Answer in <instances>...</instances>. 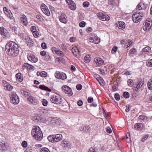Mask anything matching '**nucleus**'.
Returning <instances> with one entry per match:
<instances>
[{
    "label": "nucleus",
    "mask_w": 152,
    "mask_h": 152,
    "mask_svg": "<svg viewBox=\"0 0 152 152\" xmlns=\"http://www.w3.org/2000/svg\"><path fill=\"white\" fill-rule=\"evenodd\" d=\"M10 102L13 104H18L19 102V98L17 94L14 92L10 94Z\"/></svg>",
    "instance_id": "423d86ee"
},
{
    "label": "nucleus",
    "mask_w": 152,
    "mask_h": 152,
    "mask_svg": "<svg viewBox=\"0 0 152 152\" xmlns=\"http://www.w3.org/2000/svg\"><path fill=\"white\" fill-rule=\"evenodd\" d=\"M7 146L4 141L0 142V150L2 151L7 150Z\"/></svg>",
    "instance_id": "b1692460"
},
{
    "label": "nucleus",
    "mask_w": 152,
    "mask_h": 152,
    "mask_svg": "<svg viewBox=\"0 0 152 152\" xmlns=\"http://www.w3.org/2000/svg\"><path fill=\"white\" fill-rule=\"evenodd\" d=\"M123 95L124 97L126 98H128L129 97V93L127 92H124Z\"/></svg>",
    "instance_id": "8fccbe9b"
},
{
    "label": "nucleus",
    "mask_w": 152,
    "mask_h": 152,
    "mask_svg": "<svg viewBox=\"0 0 152 152\" xmlns=\"http://www.w3.org/2000/svg\"><path fill=\"white\" fill-rule=\"evenodd\" d=\"M62 90L65 94H68L69 96H71L73 94L71 88L66 85L62 86Z\"/></svg>",
    "instance_id": "6e6552de"
},
{
    "label": "nucleus",
    "mask_w": 152,
    "mask_h": 152,
    "mask_svg": "<svg viewBox=\"0 0 152 152\" xmlns=\"http://www.w3.org/2000/svg\"><path fill=\"white\" fill-rule=\"evenodd\" d=\"M30 30L32 33L37 31V28L34 26H32Z\"/></svg>",
    "instance_id": "680f3d73"
},
{
    "label": "nucleus",
    "mask_w": 152,
    "mask_h": 152,
    "mask_svg": "<svg viewBox=\"0 0 152 152\" xmlns=\"http://www.w3.org/2000/svg\"><path fill=\"white\" fill-rule=\"evenodd\" d=\"M127 83L128 86L130 87L132 86L134 84V81L131 79H129L128 80Z\"/></svg>",
    "instance_id": "58836bf2"
},
{
    "label": "nucleus",
    "mask_w": 152,
    "mask_h": 152,
    "mask_svg": "<svg viewBox=\"0 0 152 152\" xmlns=\"http://www.w3.org/2000/svg\"><path fill=\"white\" fill-rule=\"evenodd\" d=\"M61 145L62 147L65 148H71L73 147L72 143L65 140H63L61 142Z\"/></svg>",
    "instance_id": "9b49d317"
},
{
    "label": "nucleus",
    "mask_w": 152,
    "mask_h": 152,
    "mask_svg": "<svg viewBox=\"0 0 152 152\" xmlns=\"http://www.w3.org/2000/svg\"><path fill=\"white\" fill-rule=\"evenodd\" d=\"M143 14L140 12L134 13L132 16L133 21L135 23L140 22L142 19Z\"/></svg>",
    "instance_id": "39448f33"
},
{
    "label": "nucleus",
    "mask_w": 152,
    "mask_h": 152,
    "mask_svg": "<svg viewBox=\"0 0 152 152\" xmlns=\"http://www.w3.org/2000/svg\"><path fill=\"white\" fill-rule=\"evenodd\" d=\"M146 64L147 66L150 67H152V59L149 60L146 62Z\"/></svg>",
    "instance_id": "a18cd8bd"
},
{
    "label": "nucleus",
    "mask_w": 152,
    "mask_h": 152,
    "mask_svg": "<svg viewBox=\"0 0 152 152\" xmlns=\"http://www.w3.org/2000/svg\"><path fill=\"white\" fill-rule=\"evenodd\" d=\"M97 16L99 19L103 21H108L110 19V17L109 15H105L101 12L98 13Z\"/></svg>",
    "instance_id": "1a4fd4ad"
},
{
    "label": "nucleus",
    "mask_w": 152,
    "mask_h": 152,
    "mask_svg": "<svg viewBox=\"0 0 152 152\" xmlns=\"http://www.w3.org/2000/svg\"><path fill=\"white\" fill-rule=\"evenodd\" d=\"M23 66L25 68H26L28 70L32 69L34 68V67L33 66L27 63L23 65Z\"/></svg>",
    "instance_id": "473e14b6"
},
{
    "label": "nucleus",
    "mask_w": 152,
    "mask_h": 152,
    "mask_svg": "<svg viewBox=\"0 0 152 152\" xmlns=\"http://www.w3.org/2000/svg\"><path fill=\"white\" fill-rule=\"evenodd\" d=\"M115 99L117 101H118L120 99V96L119 94H115Z\"/></svg>",
    "instance_id": "13d9d810"
},
{
    "label": "nucleus",
    "mask_w": 152,
    "mask_h": 152,
    "mask_svg": "<svg viewBox=\"0 0 152 152\" xmlns=\"http://www.w3.org/2000/svg\"><path fill=\"white\" fill-rule=\"evenodd\" d=\"M5 50L7 53L10 56H15L19 53V47L15 42L10 41L5 46Z\"/></svg>",
    "instance_id": "f257e3e1"
},
{
    "label": "nucleus",
    "mask_w": 152,
    "mask_h": 152,
    "mask_svg": "<svg viewBox=\"0 0 152 152\" xmlns=\"http://www.w3.org/2000/svg\"><path fill=\"white\" fill-rule=\"evenodd\" d=\"M40 152H50L49 150L45 147L41 148L40 150Z\"/></svg>",
    "instance_id": "a19ab883"
},
{
    "label": "nucleus",
    "mask_w": 152,
    "mask_h": 152,
    "mask_svg": "<svg viewBox=\"0 0 152 152\" xmlns=\"http://www.w3.org/2000/svg\"><path fill=\"white\" fill-rule=\"evenodd\" d=\"M33 137L36 140L40 141L43 138V135L40 128L38 126H34L31 131Z\"/></svg>",
    "instance_id": "f03ea898"
},
{
    "label": "nucleus",
    "mask_w": 152,
    "mask_h": 152,
    "mask_svg": "<svg viewBox=\"0 0 152 152\" xmlns=\"http://www.w3.org/2000/svg\"><path fill=\"white\" fill-rule=\"evenodd\" d=\"M86 23L84 21L80 22L79 24V26L81 27H83L86 25Z\"/></svg>",
    "instance_id": "6e6d98bb"
},
{
    "label": "nucleus",
    "mask_w": 152,
    "mask_h": 152,
    "mask_svg": "<svg viewBox=\"0 0 152 152\" xmlns=\"http://www.w3.org/2000/svg\"><path fill=\"white\" fill-rule=\"evenodd\" d=\"M0 34L4 38H6L9 36L7 30L2 27H0Z\"/></svg>",
    "instance_id": "4468645a"
},
{
    "label": "nucleus",
    "mask_w": 152,
    "mask_h": 152,
    "mask_svg": "<svg viewBox=\"0 0 152 152\" xmlns=\"http://www.w3.org/2000/svg\"><path fill=\"white\" fill-rule=\"evenodd\" d=\"M89 3L88 1H85L83 3V6L85 7H88L89 5Z\"/></svg>",
    "instance_id": "864d4df0"
},
{
    "label": "nucleus",
    "mask_w": 152,
    "mask_h": 152,
    "mask_svg": "<svg viewBox=\"0 0 152 152\" xmlns=\"http://www.w3.org/2000/svg\"><path fill=\"white\" fill-rule=\"evenodd\" d=\"M3 85L5 90L9 91H11L13 88V86L8 83L5 81H3Z\"/></svg>",
    "instance_id": "6ab92c4d"
},
{
    "label": "nucleus",
    "mask_w": 152,
    "mask_h": 152,
    "mask_svg": "<svg viewBox=\"0 0 152 152\" xmlns=\"http://www.w3.org/2000/svg\"><path fill=\"white\" fill-rule=\"evenodd\" d=\"M62 139V135L60 134L50 135L48 137V140L52 142L59 141L61 140Z\"/></svg>",
    "instance_id": "20e7f679"
},
{
    "label": "nucleus",
    "mask_w": 152,
    "mask_h": 152,
    "mask_svg": "<svg viewBox=\"0 0 152 152\" xmlns=\"http://www.w3.org/2000/svg\"><path fill=\"white\" fill-rule=\"evenodd\" d=\"M37 75L38 76H40L42 77H45L47 76V74L45 71H42L41 72L38 71L37 73Z\"/></svg>",
    "instance_id": "c85d7f7f"
},
{
    "label": "nucleus",
    "mask_w": 152,
    "mask_h": 152,
    "mask_svg": "<svg viewBox=\"0 0 152 152\" xmlns=\"http://www.w3.org/2000/svg\"><path fill=\"white\" fill-rule=\"evenodd\" d=\"M56 54H57L58 56H61V57H63L65 55L64 53L59 49L58 51Z\"/></svg>",
    "instance_id": "c9c22d12"
},
{
    "label": "nucleus",
    "mask_w": 152,
    "mask_h": 152,
    "mask_svg": "<svg viewBox=\"0 0 152 152\" xmlns=\"http://www.w3.org/2000/svg\"><path fill=\"white\" fill-rule=\"evenodd\" d=\"M6 15L7 17H8L11 20H13V19H14V18L13 17L12 14L11 12H9Z\"/></svg>",
    "instance_id": "3c124183"
},
{
    "label": "nucleus",
    "mask_w": 152,
    "mask_h": 152,
    "mask_svg": "<svg viewBox=\"0 0 152 152\" xmlns=\"http://www.w3.org/2000/svg\"><path fill=\"white\" fill-rule=\"evenodd\" d=\"M117 27L119 29H124L125 27V24L123 21H119L116 24Z\"/></svg>",
    "instance_id": "393cba45"
},
{
    "label": "nucleus",
    "mask_w": 152,
    "mask_h": 152,
    "mask_svg": "<svg viewBox=\"0 0 152 152\" xmlns=\"http://www.w3.org/2000/svg\"><path fill=\"white\" fill-rule=\"evenodd\" d=\"M27 101L30 104L36 105L38 103L37 100L32 96H30L27 98Z\"/></svg>",
    "instance_id": "ddd939ff"
},
{
    "label": "nucleus",
    "mask_w": 152,
    "mask_h": 152,
    "mask_svg": "<svg viewBox=\"0 0 152 152\" xmlns=\"http://www.w3.org/2000/svg\"><path fill=\"white\" fill-rule=\"evenodd\" d=\"M147 5L142 2L140 3L137 7V10L139 11L141 10H144L147 7Z\"/></svg>",
    "instance_id": "4be33fe9"
},
{
    "label": "nucleus",
    "mask_w": 152,
    "mask_h": 152,
    "mask_svg": "<svg viewBox=\"0 0 152 152\" xmlns=\"http://www.w3.org/2000/svg\"><path fill=\"white\" fill-rule=\"evenodd\" d=\"M41 9L42 12L47 16H49L50 15V12L47 6L44 4H42L41 5Z\"/></svg>",
    "instance_id": "dca6fc26"
},
{
    "label": "nucleus",
    "mask_w": 152,
    "mask_h": 152,
    "mask_svg": "<svg viewBox=\"0 0 152 152\" xmlns=\"http://www.w3.org/2000/svg\"><path fill=\"white\" fill-rule=\"evenodd\" d=\"M138 118L141 120H144L147 119V117L144 115H141L139 116Z\"/></svg>",
    "instance_id": "de8ad7c7"
},
{
    "label": "nucleus",
    "mask_w": 152,
    "mask_h": 152,
    "mask_svg": "<svg viewBox=\"0 0 152 152\" xmlns=\"http://www.w3.org/2000/svg\"><path fill=\"white\" fill-rule=\"evenodd\" d=\"M94 61L96 65L98 66H100L102 65L104 62V61L101 58L98 57L95 58Z\"/></svg>",
    "instance_id": "412c9836"
},
{
    "label": "nucleus",
    "mask_w": 152,
    "mask_h": 152,
    "mask_svg": "<svg viewBox=\"0 0 152 152\" xmlns=\"http://www.w3.org/2000/svg\"><path fill=\"white\" fill-rule=\"evenodd\" d=\"M115 1L114 0H109V4L111 5L112 6H114L115 4Z\"/></svg>",
    "instance_id": "052dcab7"
},
{
    "label": "nucleus",
    "mask_w": 152,
    "mask_h": 152,
    "mask_svg": "<svg viewBox=\"0 0 152 152\" xmlns=\"http://www.w3.org/2000/svg\"><path fill=\"white\" fill-rule=\"evenodd\" d=\"M42 102L43 106H46L47 105L48 102L46 99H43Z\"/></svg>",
    "instance_id": "603ef678"
},
{
    "label": "nucleus",
    "mask_w": 152,
    "mask_h": 152,
    "mask_svg": "<svg viewBox=\"0 0 152 152\" xmlns=\"http://www.w3.org/2000/svg\"><path fill=\"white\" fill-rule=\"evenodd\" d=\"M51 57L48 54H47L45 56V60L46 61H50L51 60Z\"/></svg>",
    "instance_id": "09e8293b"
},
{
    "label": "nucleus",
    "mask_w": 152,
    "mask_h": 152,
    "mask_svg": "<svg viewBox=\"0 0 152 152\" xmlns=\"http://www.w3.org/2000/svg\"><path fill=\"white\" fill-rule=\"evenodd\" d=\"M148 137V134L145 135L143 138L142 139L141 141L142 142H144L146 139H147Z\"/></svg>",
    "instance_id": "338daca9"
},
{
    "label": "nucleus",
    "mask_w": 152,
    "mask_h": 152,
    "mask_svg": "<svg viewBox=\"0 0 152 152\" xmlns=\"http://www.w3.org/2000/svg\"><path fill=\"white\" fill-rule=\"evenodd\" d=\"M60 46L63 50H66L67 49L66 46L65 44H62L60 45Z\"/></svg>",
    "instance_id": "0e129e2a"
},
{
    "label": "nucleus",
    "mask_w": 152,
    "mask_h": 152,
    "mask_svg": "<svg viewBox=\"0 0 152 152\" xmlns=\"http://www.w3.org/2000/svg\"><path fill=\"white\" fill-rule=\"evenodd\" d=\"M134 128L138 130H141L144 128L143 124L141 123H137L135 124L134 126Z\"/></svg>",
    "instance_id": "a878e982"
},
{
    "label": "nucleus",
    "mask_w": 152,
    "mask_h": 152,
    "mask_svg": "<svg viewBox=\"0 0 152 152\" xmlns=\"http://www.w3.org/2000/svg\"><path fill=\"white\" fill-rule=\"evenodd\" d=\"M16 77L17 80L20 82H21L23 80V75L20 73H18L16 74Z\"/></svg>",
    "instance_id": "bb28decb"
},
{
    "label": "nucleus",
    "mask_w": 152,
    "mask_h": 152,
    "mask_svg": "<svg viewBox=\"0 0 152 152\" xmlns=\"http://www.w3.org/2000/svg\"><path fill=\"white\" fill-rule=\"evenodd\" d=\"M34 36L35 38H37L39 36V33L37 31H35L32 33Z\"/></svg>",
    "instance_id": "49530a36"
},
{
    "label": "nucleus",
    "mask_w": 152,
    "mask_h": 152,
    "mask_svg": "<svg viewBox=\"0 0 152 152\" xmlns=\"http://www.w3.org/2000/svg\"><path fill=\"white\" fill-rule=\"evenodd\" d=\"M68 4L69 7L72 10H75L76 8V6L75 3L72 0H66Z\"/></svg>",
    "instance_id": "2eb2a0df"
},
{
    "label": "nucleus",
    "mask_w": 152,
    "mask_h": 152,
    "mask_svg": "<svg viewBox=\"0 0 152 152\" xmlns=\"http://www.w3.org/2000/svg\"><path fill=\"white\" fill-rule=\"evenodd\" d=\"M77 89L79 91L82 88V86L81 84H78L76 86Z\"/></svg>",
    "instance_id": "69168bd1"
},
{
    "label": "nucleus",
    "mask_w": 152,
    "mask_h": 152,
    "mask_svg": "<svg viewBox=\"0 0 152 152\" xmlns=\"http://www.w3.org/2000/svg\"><path fill=\"white\" fill-rule=\"evenodd\" d=\"M59 50V49L55 47H53L51 48V50L53 53L56 54Z\"/></svg>",
    "instance_id": "37998d69"
},
{
    "label": "nucleus",
    "mask_w": 152,
    "mask_h": 152,
    "mask_svg": "<svg viewBox=\"0 0 152 152\" xmlns=\"http://www.w3.org/2000/svg\"><path fill=\"white\" fill-rule=\"evenodd\" d=\"M3 10L4 11V12L6 15L11 12L10 10L8 9L7 8L5 7L3 8Z\"/></svg>",
    "instance_id": "c03bdc74"
},
{
    "label": "nucleus",
    "mask_w": 152,
    "mask_h": 152,
    "mask_svg": "<svg viewBox=\"0 0 152 152\" xmlns=\"http://www.w3.org/2000/svg\"><path fill=\"white\" fill-rule=\"evenodd\" d=\"M39 88L42 90L47 91L49 92H50L51 91L50 89L44 85H41L39 86Z\"/></svg>",
    "instance_id": "7c9ffc66"
},
{
    "label": "nucleus",
    "mask_w": 152,
    "mask_h": 152,
    "mask_svg": "<svg viewBox=\"0 0 152 152\" xmlns=\"http://www.w3.org/2000/svg\"><path fill=\"white\" fill-rule=\"evenodd\" d=\"M136 50L135 48H133L131 49L129 51V53L130 55L134 54L136 52Z\"/></svg>",
    "instance_id": "5fc2aeb1"
},
{
    "label": "nucleus",
    "mask_w": 152,
    "mask_h": 152,
    "mask_svg": "<svg viewBox=\"0 0 152 152\" xmlns=\"http://www.w3.org/2000/svg\"><path fill=\"white\" fill-rule=\"evenodd\" d=\"M80 131L84 132H89L91 131L90 127L89 125L82 126L79 128Z\"/></svg>",
    "instance_id": "aec40b11"
},
{
    "label": "nucleus",
    "mask_w": 152,
    "mask_h": 152,
    "mask_svg": "<svg viewBox=\"0 0 152 152\" xmlns=\"http://www.w3.org/2000/svg\"><path fill=\"white\" fill-rule=\"evenodd\" d=\"M94 43L98 44L100 42V39L97 36L94 35Z\"/></svg>",
    "instance_id": "72a5a7b5"
},
{
    "label": "nucleus",
    "mask_w": 152,
    "mask_h": 152,
    "mask_svg": "<svg viewBox=\"0 0 152 152\" xmlns=\"http://www.w3.org/2000/svg\"><path fill=\"white\" fill-rule=\"evenodd\" d=\"M152 26V20L151 18H148L143 24V29L145 31L150 30Z\"/></svg>",
    "instance_id": "0eeeda50"
},
{
    "label": "nucleus",
    "mask_w": 152,
    "mask_h": 152,
    "mask_svg": "<svg viewBox=\"0 0 152 152\" xmlns=\"http://www.w3.org/2000/svg\"><path fill=\"white\" fill-rule=\"evenodd\" d=\"M125 47L127 48L132 43V41L130 40H126Z\"/></svg>",
    "instance_id": "f704fd0d"
},
{
    "label": "nucleus",
    "mask_w": 152,
    "mask_h": 152,
    "mask_svg": "<svg viewBox=\"0 0 152 152\" xmlns=\"http://www.w3.org/2000/svg\"><path fill=\"white\" fill-rule=\"evenodd\" d=\"M148 88L151 90H152V79L149 80L147 84Z\"/></svg>",
    "instance_id": "4c0bfd02"
},
{
    "label": "nucleus",
    "mask_w": 152,
    "mask_h": 152,
    "mask_svg": "<svg viewBox=\"0 0 152 152\" xmlns=\"http://www.w3.org/2000/svg\"><path fill=\"white\" fill-rule=\"evenodd\" d=\"M144 84V81H140L139 83H137L134 86L133 88V89L134 91H137L140 87H141Z\"/></svg>",
    "instance_id": "5701e85b"
},
{
    "label": "nucleus",
    "mask_w": 152,
    "mask_h": 152,
    "mask_svg": "<svg viewBox=\"0 0 152 152\" xmlns=\"http://www.w3.org/2000/svg\"><path fill=\"white\" fill-rule=\"evenodd\" d=\"M118 50V47L115 46L113 47L111 50V53L113 54H115Z\"/></svg>",
    "instance_id": "79ce46f5"
},
{
    "label": "nucleus",
    "mask_w": 152,
    "mask_h": 152,
    "mask_svg": "<svg viewBox=\"0 0 152 152\" xmlns=\"http://www.w3.org/2000/svg\"><path fill=\"white\" fill-rule=\"evenodd\" d=\"M11 29L12 31L14 32L15 33H16L17 31V28L15 26H14L11 27Z\"/></svg>",
    "instance_id": "bf43d9fd"
},
{
    "label": "nucleus",
    "mask_w": 152,
    "mask_h": 152,
    "mask_svg": "<svg viewBox=\"0 0 152 152\" xmlns=\"http://www.w3.org/2000/svg\"><path fill=\"white\" fill-rule=\"evenodd\" d=\"M27 57L28 60L33 63H36L38 61V58L33 54L28 53Z\"/></svg>",
    "instance_id": "f8f14e48"
},
{
    "label": "nucleus",
    "mask_w": 152,
    "mask_h": 152,
    "mask_svg": "<svg viewBox=\"0 0 152 152\" xmlns=\"http://www.w3.org/2000/svg\"><path fill=\"white\" fill-rule=\"evenodd\" d=\"M20 92L25 97L29 96L30 95V93L29 92L23 89H21L20 90Z\"/></svg>",
    "instance_id": "2f4dec72"
},
{
    "label": "nucleus",
    "mask_w": 152,
    "mask_h": 152,
    "mask_svg": "<svg viewBox=\"0 0 152 152\" xmlns=\"http://www.w3.org/2000/svg\"><path fill=\"white\" fill-rule=\"evenodd\" d=\"M59 19L61 23H66L67 22V17L65 14L64 13H61L60 15L59 16Z\"/></svg>",
    "instance_id": "f3484780"
},
{
    "label": "nucleus",
    "mask_w": 152,
    "mask_h": 152,
    "mask_svg": "<svg viewBox=\"0 0 152 152\" xmlns=\"http://www.w3.org/2000/svg\"><path fill=\"white\" fill-rule=\"evenodd\" d=\"M41 47L44 49H46L47 48V46L45 42H43L41 45Z\"/></svg>",
    "instance_id": "4d7b16f0"
},
{
    "label": "nucleus",
    "mask_w": 152,
    "mask_h": 152,
    "mask_svg": "<svg viewBox=\"0 0 152 152\" xmlns=\"http://www.w3.org/2000/svg\"><path fill=\"white\" fill-rule=\"evenodd\" d=\"M88 152H97L94 148H91Z\"/></svg>",
    "instance_id": "774afa93"
},
{
    "label": "nucleus",
    "mask_w": 152,
    "mask_h": 152,
    "mask_svg": "<svg viewBox=\"0 0 152 152\" xmlns=\"http://www.w3.org/2000/svg\"><path fill=\"white\" fill-rule=\"evenodd\" d=\"M96 79L98 80L100 85L101 86L104 85V82L103 79L99 75H98L96 78Z\"/></svg>",
    "instance_id": "c756f323"
},
{
    "label": "nucleus",
    "mask_w": 152,
    "mask_h": 152,
    "mask_svg": "<svg viewBox=\"0 0 152 152\" xmlns=\"http://www.w3.org/2000/svg\"><path fill=\"white\" fill-rule=\"evenodd\" d=\"M151 50V48L149 47H146L145 48H143L142 51L143 53V52H148L149 51H150Z\"/></svg>",
    "instance_id": "ea45409f"
},
{
    "label": "nucleus",
    "mask_w": 152,
    "mask_h": 152,
    "mask_svg": "<svg viewBox=\"0 0 152 152\" xmlns=\"http://www.w3.org/2000/svg\"><path fill=\"white\" fill-rule=\"evenodd\" d=\"M55 75L56 78L61 80H64L67 78L65 74L63 72H59L58 71H56L55 72Z\"/></svg>",
    "instance_id": "9d476101"
},
{
    "label": "nucleus",
    "mask_w": 152,
    "mask_h": 152,
    "mask_svg": "<svg viewBox=\"0 0 152 152\" xmlns=\"http://www.w3.org/2000/svg\"><path fill=\"white\" fill-rule=\"evenodd\" d=\"M90 57L89 56H85L84 58V60L85 62L86 63H89L90 61Z\"/></svg>",
    "instance_id": "e433bc0d"
},
{
    "label": "nucleus",
    "mask_w": 152,
    "mask_h": 152,
    "mask_svg": "<svg viewBox=\"0 0 152 152\" xmlns=\"http://www.w3.org/2000/svg\"><path fill=\"white\" fill-rule=\"evenodd\" d=\"M20 20L21 23L24 25L27 26L28 24L27 18L26 16L23 14H21L20 16Z\"/></svg>",
    "instance_id": "a211bd4d"
},
{
    "label": "nucleus",
    "mask_w": 152,
    "mask_h": 152,
    "mask_svg": "<svg viewBox=\"0 0 152 152\" xmlns=\"http://www.w3.org/2000/svg\"><path fill=\"white\" fill-rule=\"evenodd\" d=\"M72 51L73 54L75 56H77V54L79 55L80 54V50L77 47H74L72 48Z\"/></svg>",
    "instance_id": "cd10ccee"
},
{
    "label": "nucleus",
    "mask_w": 152,
    "mask_h": 152,
    "mask_svg": "<svg viewBox=\"0 0 152 152\" xmlns=\"http://www.w3.org/2000/svg\"><path fill=\"white\" fill-rule=\"evenodd\" d=\"M126 108L125 109V111L126 112H129L131 108V107L130 105H128L126 106Z\"/></svg>",
    "instance_id": "e2e57ef3"
},
{
    "label": "nucleus",
    "mask_w": 152,
    "mask_h": 152,
    "mask_svg": "<svg viewBox=\"0 0 152 152\" xmlns=\"http://www.w3.org/2000/svg\"><path fill=\"white\" fill-rule=\"evenodd\" d=\"M63 99L62 97L58 94L51 95L50 97L51 102L53 103L56 104H61L63 101Z\"/></svg>",
    "instance_id": "7ed1b4c3"
}]
</instances>
